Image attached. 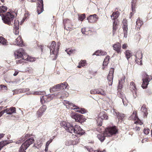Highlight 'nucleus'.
Returning <instances> with one entry per match:
<instances>
[{
	"label": "nucleus",
	"instance_id": "7ed1b4c3",
	"mask_svg": "<svg viewBox=\"0 0 152 152\" xmlns=\"http://www.w3.org/2000/svg\"><path fill=\"white\" fill-rule=\"evenodd\" d=\"M14 15L10 12H8L2 17V20L4 23L9 25H12V22L13 20Z\"/></svg>",
	"mask_w": 152,
	"mask_h": 152
},
{
	"label": "nucleus",
	"instance_id": "c9c22d12",
	"mask_svg": "<svg viewBox=\"0 0 152 152\" xmlns=\"http://www.w3.org/2000/svg\"><path fill=\"white\" fill-rule=\"evenodd\" d=\"M7 7L4 6L0 7V13H3L6 11Z\"/></svg>",
	"mask_w": 152,
	"mask_h": 152
},
{
	"label": "nucleus",
	"instance_id": "680f3d73",
	"mask_svg": "<svg viewBox=\"0 0 152 152\" xmlns=\"http://www.w3.org/2000/svg\"><path fill=\"white\" fill-rule=\"evenodd\" d=\"M18 71L15 72V73L14 74V75L15 76H16L18 74Z\"/></svg>",
	"mask_w": 152,
	"mask_h": 152
},
{
	"label": "nucleus",
	"instance_id": "052dcab7",
	"mask_svg": "<svg viewBox=\"0 0 152 152\" xmlns=\"http://www.w3.org/2000/svg\"><path fill=\"white\" fill-rule=\"evenodd\" d=\"M22 59L18 61H19V63H21L23 62V61H25V60H24V59H23V58H22Z\"/></svg>",
	"mask_w": 152,
	"mask_h": 152
},
{
	"label": "nucleus",
	"instance_id": "09e8293b",
	"mask_svg": "<svg viewBox=\"0 0 152 152\" xmlns=\"http://www.w3.org/2000/svg\"><path fill=\"white\" fill-rule=\"evenodd\" d=\"M128 46L126 44H124L122 45V48L123 49H125L127 48Z\"/></svg>",
	"mask_w": 152,
	"mask_h": 152
},
{
	"label": "nucleus",
	"instance_id": "bb28decb",
	"mask_svg": "<svg viewBox=\"0 0 152 152\" xmlns=\"http://www.w3.org/2000/svg\"><path fill=\"white\" fill-rule=\"evenodd\" d=\"M137 118V112L134 111L132 115L129 117L130 120H135Z\"/></svg>",
	"mask_w": 152,
	"mask_h": 152
},
{
	"label": "nucleus",
	"instance_id": "603ef678",
	"mask_svg": "<svg viewBox=\"0 0 152 152\" xmlns=\"http://www.w3.org/2000/svg\"><path fill=\"white\" fill-rule=\"evenodd\" d=\"M80 108L79 107H77V108H75L74 109H72L73 110H75V111L78 112H80Z\"/></svg>",
	"mask_w": 152,
	"mask_h": 152
},
{
	"label": "nucleus",
	"instance_id": "7c9ffc66",
	"mask_svg": "<svg viewBox=\"0 0 152 152\" xmlns=\"http://www.w3.org/2000/svg\"><path fill=\"white\" fill-rule=\"evenodd\" d=\"M125 54L126 56L127 60L132 56L131 51L129 50H127L125 51Z\"/></svg>",
	"mask_w": 152,
	"mask_h": 152
},
{
	"label": "nucleus",
	"instance_id": "6ab92c4d",
	"mask_svg": "<svg viewBox=\"0 0 152 152\" xmlns=\"http://www.w3.org/2000/svg\"><path fill=\"white\" fill-rule=\"evenodd\" d=\"M12 142V140H4L0 142V151L5 145Z\"/></svg>",
	"mask_w": 152,
	"mask_h": 152
},
{
	"label": "nucleus",
	"instance_id": "f257e3e1",
	"mask_svg": "<svg viewBox=\"0 0 152 152\" xmlns=\"http://www.w3.org/2000/svg\"><path fill=\"white\" fill-rule=\"evenodd\" d=\"M118 131L115 127H108L105 129L103 134H99L97 135V137L101 141L103 142L105 139V137H110L115 134Z\"/></svg>",
	"mask_w": 152,
	"mask_h": 152
},
{
	"label": "nucleus",
	"instance_id": "0e129e2a",
	"mask_svg": "<svg viewBox=\"0 0 152 152\" xmlns=\"http://www.w3.org/2000/svg\"><path fill=\"white\" fill-rule=\"evenodd\" d=\"M48 148L45 147V152H48Z\"/></svg>",
	"mask_w": 152,
	"mask_h": 152
},
{
	"label": "nucleus",
	"instance_id": "a211bd4d",
	"mask_svg": "<svg viewBox=\"0 0 152 152\" xmlns=\"http://www.w3.org/2000/svg\"><path fill=\"white\" fill-rule=\"evenodd\" d=\"M61 89V85L60 84L56 85L53 87L52 88L50 89V92H53L54 91H58Z\"/></svg>",
	"mask_w": 152,
	"mask_h": 152
},
{
	"label": "nucleus",
	"instance_id": "3c124183",
	"mask_svg": "<svg viewBox=\"0 0 152 152\" xmlns=\"http://www.w3.org/2000/svg\"><path fill=\"white\" fill-rule=\"evenodd\" d=\"M121 83V81H119L118 85V88L119 89H121L122 87V83Z\"/></svg>",
	"mask_w": 152,
	"mask_h": 152
},
{
	"label": "nucleus",
	"instance_id": "2eb2a0df",
	"mask_svg": "<svg viewBox=\"0 0 152 152\" xmlns=\"http://www.w3.org/2000/svg\"><path fill=\"white\" fill-rule=\"evenodd\" d=\"M19 23L17 20H15L14 25L13 31L15 34H19Z\"/></svg>",
	"mask_w": 152,
	"mask_h": 152
},
{
	"label": "nucleus",
	"instance_id": "ea45409f",
	"mask_svg": "<svg viewBox=\"0 0 152 152\" xmlns=\"http://www.w3.org/2000/svg\"><path fill=\"white\" fill-rule=\"evenodd\" d=\"M65 103L68 104L70 106L69 108L71 109H72V107H77L76 106L73 104L72 103H70L69 101H65Z\"/></svg>",
	"mask_w": 152,
	"mask_h": 152
},
{
	"label": "nucleus",
	"instance_id": "de8ad7c7",
	"mask_svg": "<svg viewBox=\"0 0 152 152\" xmlns=\"http://www.w3.org/2000/svg\"><path fill=\"white\" fill-rule=\"evenodd\" d=\"M42 143H39V144H35L34 145V147H36V148L39 149L40 148L41 146H42Z\"/></svg>",
	"mask_w": 152,
	"mask_h": 152
},
{
	"label": "nucleus",
	"instance_id": "20e7f679",
	"mask_svg": "<svg viewBox=\"0 0 152 152\" xmlns=\"http://www.w3.org/2000/svg\"><path fill=\"white\" fill-rule=\"evenodd\" d=\"M152 77L151 75H149L146 73L144 75V78L142 79V87L143 89H145L147 87V86L149 82L152 80Z\"/></svg>",
	"mask_w": 152,
	"mask_h": 152
},
{
	"label": "nucleus",
	"instance_id": "58836bf2",
	"mask_svg": "<svg viewBox=\"0 0 152 152\" xmlns=\"http://www.w3.org/2000/svg\"><path fill=\"white\" fill-rule=\"evenodd\" d=\"M98 94L104 96H105L106 95L105 92L101 89H98Z\"/></svg>",
	"mask_w": 152,
	"mask_h": 152
},
{
	"label": "nucleus",
	"instance_id": "aec40b11",
	"mask_svg": "<svg viewBox=\"0 0 152 152\" xmlns=\"http://www.w3.org/2000/svg\"><path fill=\"white\" fill-rule=\"evenodd\" d=\"M5 112L9 115H11L13 113H15L16 112V109L15 107H11L10 109H7L4 110Z\"/></svg>",
	"mask_w": 152,
	"mask_h": 152
},
{
	"label": "nucleus",
	"instance_id": "e2e57ef3",
	"mask_svg": "<svg viewBox=\"0 0 152 152\" xmlns=\"http://www.w3.org/2000/svg\"><path fill=\"white\" fill-rule=\"evenodd\" d=\"M10 137H11V135L10 134H9L7 135V138L8 139H10Z\"/></svg>",
	"mask_w": 152,
	"mask_h": 152
},
{
	"label": "nucleus",
	"instance_id": "49530a36",
	"mask_svg": "<svg viewBox=\"0 0 152 152\" xmlns=\"http://www.w3.org/2000/svg\"><path fill=\"white\" fill-rule=\"evenodd\" d=\"M150 130L149 129H144L143 131L144 134H148L149 133Z\"/></svg>",
	"mask_w": 152,
	"mask_h": 152
},
{
	"label": "nucleus",
	"instance_id": "b1692460",
	"mask_svg": "<svg viewBox=\"0 0 152 152\" xmlns=\"http://www.w3.org/2000/svg\"><path fill=\"white\" fill-rule=\"evenodd\" d=\"M119 15V13L118 11L113 12L111 15L112 19L115 20L118 18Z\"/></svg>",
	"mask_w": 152,
	"mask_h": 152
},
{
	"label": "nucleus",
	"instance_id": "f03ea898",
	"mask_svg": "<svg viewBox=\"0 0 152 152\" xmlns=\"http://www.w3.org/2000/svg\"><path fill=\"white\" fill-rule=\"evenodd\" d=\"M60 43L58 42L57 44V47H56V43L54 41H53L50 47V54L55 55V58L53 60H56L58 53Z\"/></svg>",
	"mask_w": 152,
	"mask_h": 152
},
{
	"label": "nucleus",
	"instance_id": "4be33fe9",
	"mask_svg": "<svg viewBox=\"0 0 152 152\" xmlns=\"http://www.w3.org/2000/svg\"><path fill=\"white\" fill-rule=\"evenodd\" d=\"M130 90L132 91L133 93H135V94H136V88L134 82H131L130 83Z\"/></svg>",
	"mask_w": 152,
	"mask_h": 152
},
{
	"label": "nucleus",
	"instance_id": "c756f323",
	"mask_svg": "<svg viewBox=\"0 0 152 152\" xmlns=\"http://www.w3.org/2000/svg\"><path fill=\"white\" fill-rule=\"evenodd\" d=\"M110 57L109 56H107L104 60L103 61V66H107L109 63V60L110 59Z\"/></svg>",
	"mask_w": 152,
	"mask_h": 152
},
{
	"label": "nucleus",
	"instance_id": "6e6552de",
	"mask_svg": "<svg viewBox=\"0 0 152 152\" xmlns=\"http://www.w3.org/2000/svg\"><path fill=\"white\" fill-rule=\"evenodd\" d=\"M114 71V69L111 68L110 69L109 74L107 76V79L109 86H111L112 84L113 79V74Z\"/></svg>",
	"mask_w": 152,
	"mask_h": 152
},
{
	"label": "nucleus",
	"instance_id": "13d9d810",
	"mask_svg": "<svg viewBox=\"0 0 152 152\" xmlns=\"http://www.w3.org/2000/svg\"><path fill=\"white\" fill-rule=\"evenodd\" d=\"M64 24H65V26L67 27L68 28H71V27L70 26H69L68 25V23H65L64 21Z\"/></svg>",
	"mask_w": 152,
	"mask_h": 152
},
{
	"label": "nucleus",
	"instance_id": "2f4dec72",
	"mask_svg": "<svg viewBox=\"0 0 152 152\" xmlns=\"http://www.w3.org/2000/svg\"><path fill=\"white\" fill-rule=\"evenodd\" d=\"M61 88L62 89H65L66 88L67 86L68 85L66 82H64L63 83H60Z\"/></svg>",
	"mask_w": 152,
	"mask_h": 152
},
{
	"label": "nucleus",
	"instance_id": "8fccbe9b",
	"mask_svg": "<svg viewBox=\"0 0 152 152\" xmlns=\"http://www.w3.org/2000/svg\"><path fill=\"white\" fill-rule=\"evenodd\" d=\"M66 51L68 54L70 55L73 52V51L71 50H67Z\"/></svg>",
	"mask_w": 152,
	"mask_h": 152
},
{
	"label": "nucleus",
	"instance_id": "79ce46f5",
	"mask_svg": "<svg viewBox=\"0 0 152 152\" xmlns=\"http://www.w3.org/2000/svg\"><path fill=\"white\" fill-rule=\"evenodd\" d=\"M135 3L134 2L132 1V2L131 4V8L132 9V12H134L135 10Z\"/></svg>",
	"mask_w": 152,
	"mask_h": 152
},
{
	"label": "nucleus",
	"instance_id": "9b49d317",
	"mask_svg": "<svg viewBox=\"0 0 152 152\" xmlns=\"http://www.w3.org/2000/svg\"><path fill=\"white\" fill-rule=\"evenodd\" d=\"M38 5L37 7V12L38 15L40 14L43 11V0H37Z\"/></svg>",
	"mask_w": 152,
	"mask_h": 152
},
{
	"label": "nucleus",
	"instance_id": "c03bdc74",
	"mask_svg": "<svg viewBox=\"0 0 152 152\" xmlns=\"http://www.w3.org/2000/svg\"><path fill=\"white\" fill-rule=\"evenodd\" d=\"M19 90L20 91H19L20 92H25L26 91H29V89L28 88L25 89H22Z\"/></svg>",
	"mask_w": 152,
	"mask_h": 152
},
{
	"label": "nucleus",
	"instance_id": "0eeeda50",
	"mask_svg": "<svg viewBox=\"0 0 152 152\" xmlns=\"http://www.w3.org/2000/svg\"><path fill=\"white\" fill-rule=\"evenodd\" d=\"M71 116L72 118L75 119V121L77 122H80L84 120L85 118L83 115L76 113L72 114Z\"/></svg>",
	"mask_w": 152,
	"mask_h": 152
},
{
	"label": "nucleus",
	"instance_id": "37998d69",
	"mask_svg": "<svg viewBox=\"0 0 152 152\" xmlns=\"http://www.w3.org/2000/svg\"><path fill=\"white\" fill-rule=\"evenodd\" d=\"M87 112V111L86 110L83 108H80V112L82 114H84L86 113Z\"/></svg>",
	"mask_w": 152,
	"mask_h": 152
},
{
	"label": "nucleus",
	"instance_id": "774afa93",
	"mask_svg": "<svg viewBox=\"0 0 152 152\" xmlns=\"http://www.w3.org/2000/svg\"><path fill=\"white\" fill-rule=\"evenodd\" d=\"M94 152H103V151H100V152L98 150H95Z\"/></svg>",
	"mask_w": 152,
	"mask_h": 152
},
{
	"label": "nucleus",
	"instance_id": "a878e982",
	"mask_svg": "<svg viewBox=\"0 0 152 152\" xmlns=\"http://www.w3.org/2000/svg\"><path fill=\"white\" fill-rule=\"evenodd\" d=\"M23 58L24 60L29 61L30 62H33L34 61V58L29 56H28L24 55Z\"/></svg>",
	"mask_w": 152,
	"mask_h": 152
},
{
	"label": "nucleus",
	"instance_id": "cd10ccee",
	"mask_svg": "<svg viewBox=\"0 0 152 152\" xmlns=\"http://www.w3.org/2000/svg\"><path fill=\"white\" fill-rule=\"evenodd\" d=\"M0 43L2 45H7V42L4 38L0 36Z\"/></svg>",
	"mask_w": 152,
	"mask_h": 152
},
{
	"label": "nucleus",
	"instance_id": "dca6fc26",
	"mask_svg": "<svg viewBox=\"0 0 152 152\" xmlns=\"http://www.w3.org/2000/svg\"><path fill=\"white\" fill-rule=\"evenodd\" d=\"M47 109V106L43 105L41 107L37 112V114L39 117L42 116L43 113Z\"/></svg>",
	"mask_w": 152,
	"mask_h": 152
},
{
	"label": "nucleus",
	"instance_id": "4d7b16f0",
	"mask_svg": "<svg viewBox=\"0 0 152 152\" xmlns=\"http://www.w3.org/2000/svg\"><path fill=\"white\" fill-rule=\"evenodd\" d=\"M0 86H1V89H6V86H4V85H1Z\"/></svg>",
	"mask_w": 152,
	"mask_h": 152
},
{
	"label": "nucleus",
	"instance_id": "4c0bfd02",
	"mask_svg": "<svg viewBox=\"0 0 152 152\" xmlns=\"http://www.w3.org/2000/svg\"><path fill=\"white\" fill-rule=\"evenodd\" d=\"M78 16L79 20L81 21H83L86 18V15L85 14H83L80 15H79Z\"/></svg>",
	"mask_w": 152,
	"mask_h": 152
},
{
	"label": "nucleus",
	"instance_id": "338daca9",
	"mask_svg": "<svg viewBox=\"0 0 152 152\" xmlns=\"http://www.w3.org/2000/svg\"><path fill=\"white\" fill-rule=\"evenodd\" d=\"M82 66L80 64V63H79V65L77 66V67L79 68H80Z\"/></svg>",
	"mask_w": 152,
	"mask_h": 152
},
{
	"label": "nucleus",
	"instance_id": "c85d7f7f",
	"mask_svg": "<svg viewBox=\"0 0 152 152\" xmlns=\"http://www.w3.org/2000/svg\"><path fill=\"white\" fill-rule=\"evenodd\" d=\"M141 111L146 116L148 114L147 109L145 105L143 104L141 108Z\"/></svg>",
	"mask_w": 152,
	"mask_h": 152
},
{
	"label": "nucleus",
	"instance_id": "f704fd0d",
	"mask_svg": "<svg viewBox=\"0 0 152 152\" xmlns=\"http://www.w3.org/2000/svg\"><path fill=\"white\" fill-rule=\"evenodd\" d=\"M117 22L116 20H115L113 22V32H114L117 29Z\"/></svg>",
	"mask_w": 152,
	"mask_h": 152
},
{
	"label": "nucleus",
	"instance_id": "72a5a7b5",
	"mask_svg": "<svg viewBox=\"0 0 152 152\" xmlns=\"http://www.w3.org/2000/svg\"><path fill=\"white\" fill-rule=\"evenodd\" d=\"M136 25L139 26H141L143 23V21L140 20V18H139L137 20L136 22Z\"/></svg>",
	"mask_w": 152,
	"mask_h": 152
},
{
	"label": "nucleus",
	"instance_id": "9d476101",
	"mask_svg": "<svg viewBox=\"0 0 152 152\" xmlns=\"http://www.w3.org/2000/svg\"><path fill=\"white\" fill-rule=\"evenodd\" d=\"M15 57L17 58H22L24 56V55H25L24 50L22 48H20L16 50L15 53Z\"/></svg>",
	"mask_w": 152,
	"mask_h": 152
},
{
	"label": "nucleus",
	"instance_id": "473e14b6",
	"mask_svg": "<svg viewBox=\"0 0 152 152\" xmlns=\"http://www.w3.org/2000/svg\"><path fill=\"white\" fill-rule=\"evenodd\" d=\"M121 98L122 99L124 105L125 106H126L127 105V103L128 102L125 96L122 97Z\"/></svg>",
	"mask_w": 152,
	"mask_h": 152
},
{
	"label": "nucleus",
	"instance_id": "e433bc0d",
	"mask_svg": "<svg viewBox=\"0 0 152 152\" xmlns=\"http://www.w3.org/2000/svg\"><path fill=\"white\" fill-rule=\"evenodd\" d=\"M41 92L40 91H33V92H30L28 93H26V94L27 95H29L30 94H33L34 95H40L41 94Z\"/></svg>",
	"mask_w": 152,
	"mask_h": 152
},
{
	"label": "nucleus",
	"instance_id": "ddd939ff",
	"mask_svg": "<svg viewBox=\"0 0 152 152\" xmlns=\"http://www.w3.org/2000/svg\"><path fill=\"white\" fill-rule=\"evenodd\" d=\"M113 49L115 50L118 53H121V44L118 42H116L115 44L113 45Z\"/></svg>",
	"mask_w": 152,
	"mask_h": 152
},
{
	"label": "nucleus",
	"instance_id": "4468645a",
	"mask_svg": "<svg viewBox=\"0 0 152 152\" xmlns=\"http://www.w3.org/2000/svg\"><path fill=\"white\" fill-rule=\"evenodd\" d=\"M98 19L97 15L96 14L90 15L87 18V20L89 23H93L96 21Z\"/></svg>",
	"mask_w": 152,
	"mask_h": 152
},
{
	"label": "nucleus",
	"instance_id": "5701e85b",
	"mask_svg": "<svg viewBox=\"0 0 152 152\" xmlns=\"http://www.w3.org/2000/svg\"><path fill=\"white\" fill-rule=\"evenodd\" d=\"M135 56L137 59L140 60V61L141 62L142 60L140 59H142V54L141 51L140 50L137 51L135 55Z\"/></svg>",
	"mask_w": 152,
	"mask_h": 152
},
{
	"label": "nucleus",
	"instance_id": "864d4df0",
	"mask_svg": "<svg viewBox=\"0 0 152 152\" xmlns=\"http://www.w3.org/2000/svg\"><path fill=\"white\" fill-rule=\"evenodd\" d=\"M81 32L83 34H85L86 29L85 28H83L81 29Z\"/></svg>",
	"mask_w": 152,
	"mask_h": 152
},
{
	"label": "nucleus",
	"instance_id": "a18cd8bd",
	"mask_svg": "<svg viewBox=\"0 0 152 152\" xmlns=\"http://www.w3.org/2000/svg\"><path fill=\"white\" fill-rule=\"evenodd\" d=\"M86 61L85 60L82 61L80 62V64L82 66L85 65Z\"/></svg>",
	"mask_w": 152,
	"mask_h": 152
},
{
	"label": "nucleus",
	"instance_id": "5fc2aeb1",
	"mask_svg": "<svg viewBox=\"0 0 152 152\" xmlns=\"http://www.w3.org/2000/svg\"><path fill=\"white\" fill-rule=\"evenodd\" d=\"M52 140H53V139H50L47 142L46 144H48V145H49L52 142Z\"/></svg>",
	"mask_w": 152,
	"mask_h": 152
},
{
	"label": "nucleus",
	"instance_id": "6e6d98bb",
	"mask_svg": "<svg viewBox=\"0 0 152 152\" xmlns=\"http://www.w3.org/2000/svg\"><path fill=\"white\" fill-rule=\"evenodd\" d=\"M4 135L5 134H0V140L3 137H4Z\"/></svg>",
	"mask_w": 152,
	"mask_h": 152
},
{
	"label": "nucleus",
	"instance_id": "393cba45",
	"mask_svg": "<svg viewBox=\"0 0 152 152\" xmlns=\"http://www.w3.org/2000/svg\"><path fill=\"white\" fill-rule=\"evenodd\" d=\"M107 53L106 52L104 51H102L101 50H99L97 51L95 53L93 54L94 55H96V56H103L106 55Z\"/></svg>",
	"mask_w": 152,
	"mask_h": 152
},
{
	"label": "nucleus",
	"instance_id": "f8f14e48",
	"mask_svg": "<svg viewBox=\"0 0 152 152\" xmlns=\"http://www.w3.org/2000/svg\"><path fill=\"white\" fill-rule=\"evenodd\" d=\"M74 132L73 133L78 134L80 135H82L84 133L83 130L81 129L80 126L77 125H75L74 127Z\"/></svg>",
	"mask_w": 152,
	"mask_h": 152
},
{
	"label": "nucleus",
	"instance_id": "f3484780",
	"mask_svg": "<svg viewBox=\"0 0 152 152\" xmlns=\"http://www.w3.org/2000/svg\"><path fill=\"white\" fill-rule=\"evenodd\" d=\"M14 44L19 46H22L23 45V41L21 37H19L16 38L14 42Z\"/></svg>",
	"mask_w": 152,
	"mask_h": 152
},
{
	"label": "nucleus",
	"instance_id": "39448f33",
	"mask_svg": "<svg viewBox=\"0 0 152 152\" xmlns=\"http://www.w3.org/2000/svg\"><path fill=\"white\" fill-rule=\"evenodd\" d=\"M108 116L106 113L104 112H101L98 115L96 120L97 123L99 126H101L102 125V122L103 120H107L108 119Z\"/></svg>",
	"mask_w": 152,
	"mask_h": 152
},
{
	"label": "nucleus",
	"instance_id": "1a4fd4ad",
	"mask_svg": "<svg viewBox=\"0 0 152 152\" xmlns=\"http://www.w3.org/2000/svg\"><path fill=\"white\" fill-rule=\"evenodd\" d=\"M122 23L123 24V28L124 37L126 38L127 36V31L128 30L127 20L126 19H124L122 21Z\"/></svg>",
	"mask_w": 152,
	"mask_h": 152
},
{
	"label": "nucleus",
	"instance_id": "bf43d9fd",
	"mask_svg": "<svg viewBox=\"0 0 152 152\" xmlns=\"http://www.w3.org/2000/svg\"><path fill=\"white\" fill-rule=\"evenodd\" d=\"M5 112L4 110V111L0 112V117H1Z\"/></svg>",
	"mask_w": 152,
	"mask_h": 152
},
{
	"label": "nucleus",
	"instance_id": "412c9836",
	"mask_svg": "<svg viewBox=\"0 0 152 152\" xmlns=\"http://www.w3.org/2000/svg\"><path fill=\"white\" fill-rule=\"evenodd\" d=\"M113 110L114 113L115 112V113L116 114L118 121H123L124 117V114L120 113H118L117 114L116 112L115 111V110Z\"/></svg>",
	"mask_w": 152,
	"mask_h": 152
},
{
	"label": "nucleus",
	"instance_id": "69168bd1",
	"mask_svg": "<svg viewBox=\"0 0 152 152\" xmlns=\"http://www.w3.org/2000/svg\"><path fill=\"white\" fill-rule=\"evenodd\" d=\"M21 141V140H18V141L17 142H16V143L17 144H19L20 143Z\"/></svg>",
	"mask_w": 152,
	"mask_h": 152
},
{
	"label": "nucleus",
	"instance_id": "a19ab883",
	"mask_svg": "<svg viewBox=\"0 0 152 152\" xmlns=\"http://www.w3.org/2000/svg\"><path fill=\"white\" fill-rule=\"evenodd\" d=\"M98 89H94L90 91V93L91 94H98Z\"/></svg>",
	"mask_w": 152,
	"mask_h": 152
},
{
	"label": "nucleus",
	"instance_id": "423d86ee",
	"mask_svg": "<svg viewBox=\"0 0 152 152\" xmlns=\"http://www.w3.org/2000/svg\"><path fill=\"white\" fill-rule=\"evenodd\" d=\"M62 125L64 129L69 132L72 133L74 132V126L69 123H66L64 122L62 123Z\"/></svg>",
	"mask_w": 152,
	"mask_h": 152
}]
</instances>
